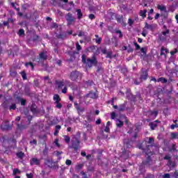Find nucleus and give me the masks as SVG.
<instances>
[{
  "label": "nucleus",
  "mask_w": 178,
  "mask_h": 178,
  "mask_svg": "<svg viewBox=\"0 0 178 178\" xmlns=\"http://www.w3.org/2000/svg\"><path fill=\"white\" fill-rule=\"evenodd\" d=\"M155 145L154 138H149L148 140H144L142 143L138 145L139 149L143 150V153L146 155V160L143 161V165L145 166H151L152 165V155L154 153L151 151V148Z\"/></svg>",
  "instance_id": "obj_1"
},
{
  "label": "nucleus",
  "mask_w": 178,
  "mask_h": 178,
  "mask_svg": "<svg viewBox=\"0 0 178 178\" xmlns=\"http://www.w3.org/2000/svg\"><path fill=\"white\" fill-rule=\"evenodd\" d=\"M81 59L83 63L88 65L89 67H92V66H97V64L98 63V60H97V56H95V54H93L91 58H87L86 54H83L81 56Z\"/></svg>",
  "instance_id": "obj_2"
},
{
  "label": "nucleus",
  "mask_w": 178,
  "mask_h": 178,
  "mask_svg": "<svg viewBox=\"0 0 178 178\" xmlns=\"http://www.w3.org/2000/svg\"><path fill=\"white\" fill-rule=\"evenodd\" d=\"M81 136V133L80 131L76 132V136L78 138H75L74 140H72L71 148H73L75 152H77L80 149V140L79 138H80Z\"/></svg>",
  "instance_id": "obj_3"
},
{
  "label": "nucleus",
  "mask_w": 178,
  "mask_h": 178,
  "mask_svg": "<svg viewBox=\"0 0 178 178\" xmlns=\"http://www.w3.org/2000/svg\"><path fill=\"white\" fill-rule=\"evenodd\" d=\"M70 79L72 81H79L83 79V74L79 71H72L70 73Z\"/></svg>",
  "instance_id": "obj_4"
},
{
  "label": "nucleus",
  "mask_w": 178,
  "mask_h": 178,
  "mask_svg": "<svg viewBox=\"0 0 178 178\" xmlns=\"http://www.w3.org/2000/svg\"><path fill=\"white\" fill-rule=\"evenodd\" d=\"M65 19L67 22V26H72L76 23V18L73 17V14L69 13L65 15Z\"/></svg>",
  "instance_id": "obj_5"
},
{
  "label": "nucleus",
  "mask_w": 178,
  "mask_h": 178,
  "mask_svg": "<svg viewBox=\"0 0 178 178\" xmlns=\"http://www.w3.org/2000/svg\"><path fill=\"white\" fill-rule=\"evenodd\" d=\"M147 79H148V70H144V69H142L139 79L140 81H145Z\"/></svg>",
  "instance_id": "obj_6"
},
{
  "label": "nucleus",
  "mask_w": 178,
  "mask_h": 178,
  "mask_svg": "<svg viewBox=\"0 0 178 178\" xmlns=\"http://www.w3.org/2000/svg\"><path fill=\"white\" fill-rule=\"evenodd\" d=\"M86 97L97 99V98H98V90H96L95 92L90 91L89 93L86 95Z\"/></svg>",
  "instance_id": "obj_7"
},
{
  "label": "nucleus",
  "mask_w": 178,
  "mask_h": 178,
  "mask_svg": "<svg viewBox=\"0 0 178 178\" xmlns=\"http://www.w3.org/2000/svg\"><path fill=\"white\" fill-rule=\"evenodd\" d=\"M40 164L41 161L37 158L33 157L30 160L31 166H33V165H36V166H40Z\"/></svg>",
  "instance_id": "obj_8"
},
{
  "label": "nucleus",
  "mask_w": 178,
  "mask_h": 178,
  "mask_svg": "<svg viewBox=\"0 0 178 178\" xmlns=\"http://www.w3.org/2000/svg\"><path fill=\"white\" fill-rule=\"evenodd\" d=\"M30 109H31V112H32V113H33V115H35V113H39V112H40V111H38V108L35 103H33L31 104Z\"/></svg>",
  "instance_id": "obj_9"
},
{
  "label": "nucleus",
  "mask_w": 178,
  "mask_h": 178,
  "mask_svg": "<svg viewBox=\"0 0 178 178\" xmlns=\"http://www.w3.org/2000/svg\"><path fill=\"white\" fill-rule=\"evenodd\" d=\"M48 56H47V51H42L39 54V60H47Z\"/></svg>",
  "instance_id": "obj_10"
},
{
  "label": "nucleus",
  "mask_w": 178,
  "mask_h": 178,
  "mask_svg": "<svg viewBox=\"0 0 178 178\" xmlns=\"http://www.w3.org/2000/svg\"><path fill=\"white\" fill-rule=\"evenodd\" d=\"M54 162L55 161H54L51 159H45L44 165H45V166H47V168H49L51 169Z\"/></svg>",
  "instance_id": "obj_11"
},
{
  "label": "nucleus",
  "mask_w": 178,
  "mask_h": 178,
  "mask_svg": "<svg viewBox=\"0 0 178 178\" xmlns=\"http://www.w3.org/2000/svg\"><path fill=\"white\" fill-rule=\"evenodd\" d=\"M177 8H178V1L177 2L174 1L172 3V5L169 7V10L170 12H174L176 10Z\"/></svg>",
  "instance_id": "obj_12"
},
{
  "label": "nucleus",
  "mask_w": 178,
  "mask_h": 178,
  "mask_svg": "<svg viewBox=\"0 0 178 178\" xmlns=\"http://www.w3.org/2000/svg\"><path fill=\"white\" fill-rule=\"evenodd\" d=\"M169 29H167L165 31H163L161 33V35L159 37L161 41H164V40H166V34H169Z\"/></svg>",
  "instance_id": "obj_13"
},
{
  "label": "nucleus",
  "mask_w": 178,
  "mask_h": 178,
  "mask_svg": "<svg viewBox=\"0 0 178 178\" xmlns=\"http://www.w3.org/2000/svg\"><path fill=\"white\" fill-rule=\"evenodd\" d=\"M56 86H57L58 88L60 89L63 86H65V81H59V80H56L55 81Z\"/></svg>",
  "instance_id": "obj_14"
},
{
  "label": "nucleus",
  "mask_w": 178,
  "mask_h": 178,
  "mask_svg": "<svg viewBox=\"0 0 178 178\" xmlns=\"http://www.w3.org/2000/svg\"><path fill=\"white\" fill-rule=\"evenodd\" d=\"M9 105H10V102L8 99H6L2 104V106L4 109H8V108L10 107Z\"/></svg>",
  "instance_id": "obj_15"
},
{
  "label": "nucleus",
  "mask_w": 178,
  "mask_h": 178,
  "mask_svg": "<svg viewBox=\"0 0 178 178\" xmlns=\"http://www.w3.org/2000/svg\"><path fill=\"white\" fill-rule=\"evenodd\" d=\"M139 16H141L143 19H145V17H147V9L141 10L139 12Z\"/></svg>",
  "instance_id": "obj_16"
},
{
  "label": "nucleus",
  "mask_w": 178,
  "mask_h": 178,
  "mask_svg": "<svg viewBox=\"0 0 178 178\" xmlns=\"http://www.w3.org/2000/svg\"><path fill=\"white\" fill-rule=\"evenodd\" d=\"M53 99L54 102H60V101H62V99H60V96H59V95L58 94H55L53 96Z\"/></svg>",
  "instance_id": "obj_17"
},
{
  "label": "nucleus",
  "mask_w": 178,
  "mask_h": 178,
  "mask_svg": "<svg viewBox=\"0 0 178 178\" xmlns=\"http://www.w3.org/2000/svg\"><path fill=\"white\" fill-rule=\"evenodd\" d=\"M166 54H169V49L165 47H161L160 55L162 56L163 55H166Z\"/></svg>",
  "instance_id": "obj_18"
},
{
  "label": "nucleus",
  "mask_w": 178,
  "mask_h": 178,
  "mask_svg": "<svg viewBox=\"0 0 178 178\" xmlns=\"http://www.w3.org/2000/svg\"><path fill=\"white\" fill-rule=\"evenodd\" d=\"M167 165L168 168H175L176 167V163L175 161H172V160H170L167 163Z\"/></svg>",
  "instance_id": "obj_19"
},
{
  "label": "nucleus",
  "mask_w": 178,
  "mask_h": 178,
  "mask_svg": "<svg viewBox=\"0 0 178 178\" xmlns=\"http://www.w3.org/2000/svg\"><path fill=\"white\" fill-rule=\"evenodd\" d=\"M145 29L147 30H150L151 31H152L154 30V26L152 24H148V23L145 22L144 29L145 30Z\"/></svg>",
  "instance_id": "obj_20"
},
{
  "label": "nucleus",
  "mask_w": 178,
  "mask_h": 178,
  "mask_svg": "<svg viewBox=\"0 0 178 178\" xmlns=\"http://www.w3.org/2000/svg\"><path fill=\"white\" fill-rule=\"evenodd\" d=\"M149 126L151 130H155V127H158V124H156V122H152L149 123Z\"/></svg>",
  "instance_id": "obj_21"
},
{
  "label": "nucleus",
  "mask_w": 178,
  "mask_h": 178,
  "mask_svg": "<svg viewBox=\"0 0 178 178\" xmlns=\"http://www.w3.org/2000/svg\"><path fill=\"white\" fill-rule=\"evenodd\" d=\"M74 106L78 112H84V108H80V106L76 102L74 103Z\"/></svg>",
  "instance_id": "obj_22"
},
{
  "label": "nucleus",
  "mask_w": 178,
  "mask_h": 178,
  "mask_svg": "<svg viewBox=\"0 0 178 178\" xmlns=\"http://www.w3.org/2000/svg\"><path fill=\"white\" fill-rule=\"evenodd\" d=\"M60 129H62L60 125H56L55 127L54 136H58V134H59V130H60Z\"/></svg>",
  "instance_id": "obj_23"
},
{
  "label": "nucleus",
  "mask_w": 178,
  "mask_h": 178,
  "mask_svg": "<svg viewBox=\"0 0 178 178\" xmlns=\"http://www.w3.org/2000/svg\"><path fill=\"white\" fill-rule=\"evenodd\" d=\"M68 5H69V7L65 8V10H67V11L72 10V8H74V3H73V1H70V2L68 3Z\"/></svg>",
  "instance_id": "obj_24"
},
{
  "label": "nucleus",
  "mask_w": 178,
  "mask_h": 178,
  "mask_svg": "<svg viewBox=\"0 0 178 178\" xmlns=\"http://www.w3.org/2000/svg\"><path fill=\"white\" fill-rule=\"evenodd\" d=\"M16 156H17L19 159H23V158H24V152H17Z\"/></svg>",
  "instance_id": "obj_25"
},
{
  "label": "nucleus",
  "mask_w": 178,
  "mask_h": 178,
  "mask_svg": "<svg viewBox=\"0 0 178 178\" xmlns=\"http://www.w3.org/2000/svg\"><path fill=\"white\" fill-rule=\"evenodd\" d=\"M157 81L159 83H163V84H166V83H168V79H166L164 77H160L157 79Z\"/></svg>",
  "instance_id": "obj_26"
},
{
  "label": "nucleus",
  "mask_w": 178,
  "mask_h": 178,
  "mask_svg": "<svg viewBox=\"0 0 178 178\" xmlns=\"http://www.w3.org/2000/svg\"><path fill=\"white\" fill-rule=\"evenodd\" d=\"M95 37L96 38V39H95L96 44H101V42H102V38H99L98 35H95Z\"/></svg>",
  "instance_id": "obj_27"
},
{
  "label": "nucleus",
  "mask_w": 178,
  "mask_h": 178,
  "mask_svg": "<svg viewBox=\"0 0 178 178\" xmlns=\"http://www.w3.org/2000/svg\"><path fill=\"white\" fill-rule=\"evenodd\" d=\"M76 15H77V17L78 19L80 20V19H81V17H83V13H81V9H77L76 10Z\"/></svg>",
  "instance_id": "obj_28"
},
{
  "label": "nucleus",
  "mask_w": 178,
  "mask_h": 178,
  "mask_svg": "<svg viewBox=\"0 0 178 178\" xmlns=\"http://www.w3.org/2000/svg\"><path fill=\"white\" fill-rule=\"evenodd\" d=\"M126 109V104H122L119 106V112H123Z\"/></svg>",
  "instance_id": "obj_29"
},
{
  "label": "nucleus",
  "mask_w": 178,
  "mask_h": 178,
  "mask_svg": "<svg viewBox=\"0 0 178 178\" xmlns=\"http://www.w3.org/2000/svg\"><path fill=\"white\" fill-rule=\"evenodd\" d=\"M116 122L117 127H122L123 124H124V122H123V121H121L120 120H117Z\"/></svg>",
  "instance_id": "obj_30"
},
{
  "label": "nucleus",
  "mask_w": 178,
  "mask_h": 178,
  "mask_svg": "<svg viewBox=\"0 0 178 178\" xmlns=\"http://www.w3.org/2000/svg\"><path fill=\"white\" fill-rule=\"evenodd\" d=\"M157 8L159 10H161L163 12H166V6H163V5H159L157 6Z\"/></svg>",
  "instance_id": "obj_31"
},
{
  "label": "nucleus",
  "mask_w": 178,
  "mask_h": 178,
  "mask_svg": "<svg viewBox=\"0 0 178 178\" xmlns=\"http://www.w3.org/2000/svg\"><path fill=\"white\" fill-rule=\"evenodd\" d=\"M63 138H64V141L66 143V144H69V143H70V136L67 135H64Z\"/></svg>",
  "instance_id": "obj_32"
},
{
  "label": "nucleus",
  "mask_w": 178,
  "mask_h": 178,
  "mask_svg": "<svg viewBox=\"0 0 178 178\" xmlns=\"http://www.w3.org/2000/svg\"><path fill=\"white\" fill-rule=\"evenodd\" d=\"M54 104L56 105V108L57 109H62V103L60 102H54Z\"/></svg>",
  "instance_id": "obj_33"
},
{
  "label": "nucleus",
  "mask_w": 178,
  "mask_h": 178,
  "mask_svg": "<svg viewBox=\"0 0 178 178\" xmlns=\"http://www.w3.org/2000/svg\"><path fill=\"white\" fill-rule=\"evenodd\" d=\"M22 173V171L19 170L18 168H15L13 171V175L15 176V175H20Z\"/></svg>",
  "instance_id": "obj_34"
},
{
  "label": "nucleus",
  "mask_w": 178,
  "mask_h": 178,
  "mask_svg": "<svg viewBox=\"0 0 178 178\" xmlns=\"http://www.w3.org/2000/svg\"><path fill=\"white\" fill-rule=\"evenodd\" d=\"M96 49H97V46H95V45L90 46L88 48V51L89 52H95Z\"/></svg>",
  "instance_id": "obj_35"
},
{
  "label": "nucleus",
  "mask_w": 178,
  "mask_h": 178,
  "mask_svg": "<svg viewBox=\"0 0 178 178\" xmlns=\"http://www.w3.org/2000/svg\"><path fill=\"white\" fill-rule=\"evenodd\" d=\"M20 74L23 79V80H27V74H26L25 71H22L20 72Z\"/></svg>",
  "instance_id": "obj_36"
},
{
  "label": "nucleus",
  "mask_w": 178,
  "mask_h": 178,
  "mask_svg": "<svg viewBox=\"0 0 178 178\" xmlns=\"http://www.w3.org/2000/svg\"><path fill=\"white\" fill-rule=\"evenodd\" d=\"M83 166H84V164H83V163L76 165L75 166V170H80L83 169Z\"/></svg>",
  "instance_id": "obj_37"
},
{
  "label": "nucleus",
  "mask_w": 178,
  "mask_h": 178,
  "mask_svg": "<svg viewBox=\"0 0 178 178\" xmlns=\"http://www.w3.org/2000/svg\"><path fill=\"white\" fill-rule=\"evenodd\" d=\"M51 169H54V170H58V169H59V165H58V163L54 162Z\"/></svg>",
  "instance_id": "obj_38"
},
{
  "label": "nucleus",
  "mask_w": 178,
  "mask_h": 178,
  "mask_svg": "<svg viewBox=\"0 0 178 178\" xmlns=\"http://www.w3.org/2000/svg\"><path fill=\"white\" fill-rule=\"evenodd\" d=\"M170 152H172V151H173V152H177V149L176 147V145L172 144L171 146V148L170 149Z\"/></svg>",
  "instance_id": "obj_39"
},
{
  "label": "nucleus",
  "mask_w": 178,
  "mask_h": 178,
  "mask_svg": "<svg viewBox=\"0 0 178 178\" xmlns=\"http://www.w3.org/2000/svg\"><path fill=\"white\" fill-rule=\"evenodd\" d=\"M16 108H17L16 104L13 103V104H12V105H10L9 106V110L10 111H16Z\"/></svg>",
  "instance_id": "obj_40"
},
{
  "label": "nucleus",
  "mask_w": 178,
  "mask_h": 178,
  "mask_svg": "<svg viewBox=\"0 0 178 178\" xmlns=\"http://www.w3.org/2000/svg\"><path fill=\"white\" fill-rule=\"evenodd\" d=\"M54 144H55L56 147H57L58 148H60V145L59 143V139L58 138H56L54 140Z\"/></svg>",
  "instance_id": "obj_41"
},
{
  "label": "nucleus",
  "mask_w": 178,
  "mask_h": 178,
  "mask_svg": "<svg viewBox=\"0 0 178 178\" xmlns=\"http://www.w3.org/2000/svg\"><path fill=\"white\" fill-rule=\"evenodd\" d=\"M130 101L131 102H136V101H137V98L136 97L135 95H130V98H129Z\"/></svg>",
  "instance_id": "obj_42"
},
{
  "label": "nucleus",
  "mask_w": 178,
  "mask_h": 178,
  "mask_svg": "<svg viewBox=\"0 0 178 178\" xmlns=\"http://www.w3.org/2000/svg\"><path fill=\"white\" fill-rule=\"evenodd\" d=\"M118 23H123V16H119L116 18Z\"/></svg>",
  "instance_id": "obj_43"
},
{
  "label": "nucleus",
  "mask_w": 178,
  "mask_h": 178,
  "mask_svg": "<svg viewBox=\"0 0 178 178\" xmlns=\"http://www.w3.org/2000/svg\"><path fill=\"white\" fill-rule=\"evenodd\" d=\"M76 51H81V46L79 44V42L76 43Z\"/></svg>",
  "instance_id": "obj_44"
},
{
  "label": "nucleus",
  "mask_w": 178,
  "mask_h": 178,
  "mask_svg": "<svg viewBox=\"0 0 178 178\" xmlns=\"http://www.w3.org/2000/svg\"><path fill=\"white\" fill-rule=\"evenodd\" d=\"M20 102H21V105L24 106L26 105V104H27V100H26L24 99H21Z\"/></svg>",
  "instance_id": "obj_45"
},
{
  "label": "nucleus",
  "mask_w": 178,
  "mask_h": 178,
  "mask_svg": "<svg viewBox=\"0 0 178 178\" xmlns=\"http://www.w3.org/2000/svg\"><path fill=\"white\" fill-rule=\"evenodd\" d=\"M125 145H126L127 148H131V141L128 140L127 142L125 143Z\"/></svg>",
  "instance_id": "obj_46"
},
{
  "label": "nucleus",
  "mask_w": 178,
  "mask_h": 178,
  "mask_svg": "<svg viewBox=\"0 0 178 178\" xmlns=\"http://www.w3.org/2000/svg\"><path fill=\"white\" fill-rule=\"evenodd\" d=\"M121 73H122V74H126V73H127V68L126 67L121 68Z\"/></svg>",
  "instance_id": "obj_47"
},
{
  "label": "nucleus",
  "mask_w": 178,
  "mask_h": 178,
  "mask_svg": "<svg viewBox=\"0 0 178 178\" xmlns=\"http://www.w3.org/2000/svg\"><path fill=\"white\" fill-rule=\"evenodd\" d=\"M176 128L178 129V124H172L170 126V129L172 130H175V129H176Z\"/></svg>",
  "instance_id": "obj_48"
},
{
  "label": "nucleus",
  "mask_w": 178,
  "mask_h": 178,
  "mask_svg": "<svg viewBox=\"0 0 178 178\" xmlns=\"http://www.w3.org/2000/svg\"><path fill=\"white\" fill-rule=\"evenodd\" d=\"M171 138H172V140H175V138H177V134L171 133Z\"/></svg>",
  "instance_id": "obj_49"
},
{
  "label": "nucleus",
  "mask_w": 178,
  "mask_h": 178,
  "mask_svg": "<svg viewBox=\"0 0 178 178\" xmlns=\"http://www.w3.org/2000/svg\"><path fill=\"white\" fill-rule=\"evenodd\" d=\"M27 119H28L29 124H30L31 123V121L33 120V116L32 115H28Z\"/></svg>",
  "instance_id": "obj_50"
},
{
  "label": "nucleus",
  "mask_w": 178,
  "mask_h": 178,
  "mask_svg": "<svg viewBox=\"0 0 178 178\" xmlns=\"http://www.w3.org/2000/svg\"><path fill=\"white\" fill-rule=\"evenodd\" d=\"M129 130L127 131V134H131V133H133V127H131V124L129 126Z\"/></svg>",
  "instance_id": "obj_51"
},
{
  "label": "nucleus",
  "mask_w": 178,
  "mask_h": 178,
  "mask_svg": "<svg viewBox=\"0 0 178 178\" xmlns=\"http://www.w3.org/2000/svg\"><path fill=\"white\" fill-rule=\"evenodd\" d=\"M65 165H67V166H70V165H72V160L67 159L65 161Z\"/></svg>",
  "instance_id": "obj_52"
},
{
  "label": "nucleus",
  "mask_w": 178,
  "mask_h": 178,
  "mask_svg": "<svg viewBox=\"0 0 178 178\" xmlns=\"http://www.w3.org/2000/svg\"><path fill=\"white\" fill-rule=\"evenodd\" d=\"M81 175H82V178H88V176L87 175V174H86V172H84V171H81Z\"/></svg>",
  "instance_id": "obj_53"
},
{
  "label": "nucleus",
  "mask_w": 178,
  "mask_h": 178,
  "mask_svg": "<svg viewBox=\"0 0 178 178\" xmlns=\"http://www.w3.org/2000/svg\"><path fill=\"white\" fill-rule=\"evenodd\" d=\"M106 58H109L110 59L112 58V51H108L106 53Z\"/></svg>",
  "instance_id": "obj_54"
},
{
  "label": "nucleus",
  "mask_w": 178,
  "mask_h": 178,
  "mask_svg": "<svg viewBox=\"0 0 178 178\" xmlns=\"http://www.w3.org/2000/svg\"><path fill=\"white\" fill-rule=\"evenodd\" d=\"M151 115H154V116H155V118H156V116H158V111H151Z\"/></svg>",
  "instance_id": "obj_55"
},
{
  "label": "nucleus",
  "mask_w": 178,
  "mask_h": 178,
  "mask_svg": "<svg viewBox=\"0 0 178 178\" xmlns=\"http://www.w3.org/2000/svg\"><path fill=\"white\" fill-rule=\"evenodd\" d=\"M88 17L90 20H94V19H95V15L94 14H90Z\"/></svg>",
  "instance_id": "obj_56"
},
{
  "label": "nucleus",
  "mask_w": 178,
  "mask_h": 178,
  "mask_svg": "<svg viewBox=\"0 0 178 178\" xmlns=\"http://www.w3.org/2000/svg\"><path fill=\"white\" fill-rule=\"evenodd\" d=\"M134 44L136 47V49H137V50L141 49V47L139 46V44L137 42H134Z\"/></svg>",
  "instance_id": "obj_57"
},
{
  "label": "nucleus",
  "mask_w": 178,
  "mask_h": 178,
  "mask_svg": "<svg viewBox=\"0 0 178 178\" xmlns=\"http://www.w3.org/2000/svg\"><path fill=\"white\" fill-rule=\"evenodd\" d=\"M175 54H177V49H174L172 51H170V55L173 56Z\"/></svg>",
  "instance_id": "obj_58"
},
{
  "label": "nucleus",
  "mask_w": 178,
  "mask_h": 178,
  "mask_svg": "<svg viewBox=\"0 0 178 178\" xmlns=\"http://www.w3.org/2000/svg\"><path fill=\"white\" fill-rule=\"evenodd\" d=\"M15 19H13V18H8V23H11V24H13L15 23Z\"/></svg>",
  "instance_id": "obj_59"
},
{
  "label": "nucleus",
  "mask_w": 178,
  "mask_h": 178,
  "mask_svg": "<svg viewBox=\"0 0 178 178\" xmlns=\"http://www.w3.org/2000/svg\"><path fill=\"white\" fill-rule=\"evenodd\" d=\"M111 118L113 120L115 119V118H116V113L112 112L111 114Z\"/></svg>",
  "instance_id": "obj_60"
},
{
  "label": "nucleus",
  "mask_w": 178,
  "mask_h": 178,
  "mask_svg": "<svg viewBox=\"0 0 178 178\" xmlns=\"http://www.w3.org/2000/svg\"><path fill=\"white\" fill-rule=\"evenodd\" d=\"M58 27V24L56 23H53L51 25V29H56Z\"/></svg>",
  "instance_id": "obj_61"
},
{
  "label": "nucleus",
  "mask_w": 178,
  "mask_h": 178,
  "mask_svg": "<svg viewBox=\"0 0 178 178\" xmlns=\"http://www.w3.org/2000/svg\"><path fill=\"white\" fill-rule=\"evenodd\" d=\"M26 176L27 178H33V173H26Z\"/></svg>",
  "instance_id": "obj_62"
},
{
  "label": "nucleus",
  "mask_w": 178,
  "mask_h": 178,
  "mask_svg": "<svg viewBox=\"0 0 178 178\" xmlns=\"http://www.w3.org/2000/svg\"><path fill=\"white\" fill-rule=\"evenodd\" d=\"M163 178H170V174L166 173L163 175Z\"/></svg>",
  "instance_id": "obj_63"
},
{
  "label": "nucleus",
  "mask_w": 178,
  "mask_h": 178,
  "mask_svg": "<svg viewBox=\"0 0 178 178\" xmlns=\"http://www.w3.org/2000/svg\"><path fill=\"white\" fill-rule=\"evenodd\" d=\"M174 177L175 178H178V171L176 170L175 172H174Z\"/></svg>",
  "instance_id": "obj_64"
}]
</instances>
